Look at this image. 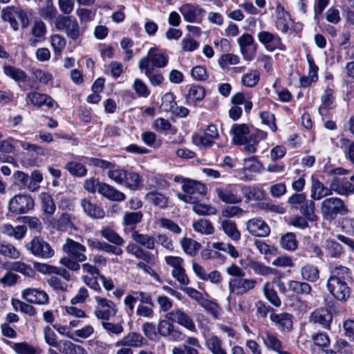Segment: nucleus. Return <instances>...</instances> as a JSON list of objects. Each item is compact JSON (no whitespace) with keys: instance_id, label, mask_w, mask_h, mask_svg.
<instances>
[{"instance_id":"nucleus-1","label":"nucleus","mask_w":354,"mask_h":354,"mask_svg":"<svg viewBox=\"0 0 354 354\" xmlns=\"http://www.w3.org/2000/svg\"><path fill=\"white\" fill-rule=\"evenodd\" d=\"M62 250L67 256L60 259L59 263L70 270L78 271L81 267L79 263L86 260V256L84 254L86 247L71 239H67L62 245Z\"/></svg>"},{"instance_id":"nucleus-2","label":"nucleus","mask_w":354,"mask_h":354,"mask_svg":"<svg viewBox=\"0 0 354 354\" xmlns=\"http://www.w3.org/2000/svg\"><path fill=\"white\" fill-rule=\"evenodd\" d=\"M322 215L326 221H332L337 215L344 216L349 212L344 201L338 197H330L322 201L320 205Z\"/></svg>"},{"instance_id":"nucleus-3","label":"nucleus","mask_w":354,"mask_h":354,"mask_svg":"<svg viewBox=\"0 0 354 354\" xmlns=\"http://www.w3.org/2000/svg\"><path fill=\"white\" fill-rule=\"evenodd\" d=\"M182 189L184 194L178 193V198L186 203H195L198 196H203L207 192V187L203 183L189 179L186 184L183 185Z\"/></svg>"},{"instance_id":"nucleus-4","label":"nucleus","mask_w":354,"mask_h":354,"mask_svg":"<svg viewBox=\"0 0 354 354\" xmlns=\"http://www.w3.org/2000/svg\"><path fill=\"white\" fill-rule=\"evenodd\" d=\"M55 26L57 30L64 31L68 37L74 41L82 34L76 19L70 16L59 15L56 17Z\"/></svg>"},{"instance_id":"nucleus-5","label":"nucleus","mask_w":354,"mask_h":354,"mask_svg":"<svg viewBox=\"0 0 354 354\" xmlns=\"http://www.w3.org/2000/svg\"><path fill=\"white\" fill-rule=\"evenodd\" d=\"M26 248L35 257L49 259L54 256L55 251L50 245L41 236H35L26 245Z\"/></svg>"},{"instance_id":"nucleus-6","label":"nucleus","mask_w":354,"mask_h":354,"mask_svg":"<svg viewBox=\"0 0 354 354\" xmlns=\"http://www.w3.org/2000/svg\"><path fill=\"white\" fill-rule=\"evenodd\" d=\"M94 299L97 304L94 315L97 319L108 321L116 315L118 308L114 302L100 296H95Z\"/></svg>"},{"instance_id":"nucleus-7","label":"nucleus","mask_w":354,"mask_h":354,"mask_svg":"<svg viewBox=\"0 0 354 354\" xmlns=\"http://www.w3.org/2000/svg\"><path fill=\"white\" fill-rule=\"evenodd\" d=\"M147 61L148 67L150 69L154 68H164L169 61V56L165 53L156 48H150L147 56L142 57L138 62V68H140L142 62Z\"/></svg>"},{"instance_id":"nucleus-8","label":"nucleus","mask_w":354,"mask_h":354,"mask_svg":"<svg viewBox=\"0 0 354 354\" xmlns=\"http://www.w3.org/2000/svg\"><path fill=\"white\" fill-rule=\"evenodd\" d=\"M326 288L331 295L339 301L345 302L351 296V289L345 281L328 279Z\"/></svg>"},{"instance_id":"nucleus-9","label":"nucleus","mask_w":354,"mask_h":354,"mask_svg":"<svg viewBox=\"0 0 354 354\" xmlns=\"http://www.w3.org/2000/svg\"><path fill=\"white\" fill-rule=\"evenodd\" d=\"M33 207V199L30 196L24 194L15 196L8 203L9 211L15 214H26Z\"/></svg>"},{"instance_id":"nucleus-10","label":"nucleus","mask_w":354,"mask_h":354,"mask_svg":"<svg viewBox=\"0 0 354 354\" xmlns=\"http://www.w3.org/2000/svg\"><path fill=\"white\" fill-rule=\"evenodd\" d=\"M165 319L178 324L191 332L196 331V326L193 319L182 308L173 309L165 315Z\"/></svg>"},{"instance_id":"nucleus-11","label":"nucleus","mask_w":354,"mask_h":354,"mask_svg":"<svg viewBox=\"0 0 354 354\" xmlns=\"http://www.w3.org/2000/svg\"><path fill=\"white\" fill-rule=\"evenodd\" d=\"M257 38L259 42L269 52H273L275 50L285 51L286 49L281 38L277 34L262 30L258 32Z\"/></svg>"},{"instance_id":"nucleus-12","label":"nucleus","mask_w":354,"mask_h":354,"mask_svg":"<svg viewBox=\"0 0 354 354\" xmlns=\"http://www.w3.org/2000/svg\"><path fill=\"white\" fill-rule=\"evenodd\" d=\"M257 284V281L254 279H248L244 277L232 278L228 282V289L231 294L242 295L253 290Z\"/></svg>"},{"instance_id":"nucleus-13","label":"nucleus","mask_w":354,"mask_h":354,"mask_svg":"<svg viewBox=\"0 0 354 354\" xmlns=\"http://www.w3.org/2000/svg\"><path fill=\"white\" fill-rule=\"evenodd\" d=\"M264 346L268 351L277 354H291L283 351V344L278 337V335L270 330H266L261 336Z\"/></svg>"},{"instance_id":"nucleus-14","label":"nucleus","mask_w":354,"mask_h":354,"mask_svg":"<svg viewBox=\"0 0 354 354\" xmlns=\"http://www.w3.org/2000/svg\"><path fill=\"white\" fill-rule=\"evenodd\" d=\"M178 10L184 20L189 23H200L205 12V10L198 5L189 3L182 4Z\"/></svg>"},{"instance_id":"nucleus-15","label":"nucleus","mask_w":354,"mask_h":354,"mask_svg":"<svg viewBox=\"0 0 354 354\" xmlns=\"http://www.w3.org/2000/svg\"><path fill=\"white\" fill-rule=\"evenodd\" d=\"M333 321V314L327 308H319L313 310L309 316V322L313 324H318L322 328L327 330L330 329V324Z\"/></svg>"},{"instance_id":"nucleus-16","label":"nucleus","mask_w":354,"mask_h":354,"mask_svg":"<svg viewBox=\"0 0 354 354\" xmlns=\"http://www.w3.org/2000/svg\"><path fill=\"white\" fill-rule=\"evenodd\" d=\"M293 316L286 312L274 313L270 315V319L273 325L281 333H289L292 330Z\"/></svg>"},{"instance_id":"nucleus-17","label":"nucleus","mask_w":354,"mask_h":354,"mask_svg":"<svg viewBox=\"0 0 354 354\" xmlns=\"http://www.w3.org/2000/svg\"><path fill=\"white\" fill-rule=\"evenodd\" d=\"M246 230L252 236L266 237L270 233V228L261 218L255 217L249 219L246 223Z\"/></svg>"},{"instance_id":"nucleus-18","label":"nucleus","mask_w":354,"mask_h":354,"mask_svg":"<svg viewBox=\"0 0 354 354\" xmlns=\"http://www.w3.org/2000/svg\"><path fill=\"white\" fill-rule=\"evenodd\" d=\"M147 344V340L139 333L129 332L122 338L118 340L115 344V347L120 346H127L129 348H141Z\"/></svg>"},{"instance_id":"nucleus-19","label":"nucleus","mask_w":354,"mask_h":354,"mask_svg":"<svg viewBox=\"0 0 354 354\" xmlns=\"http://www.w3.org/2000/svg\"><path fill=\"white\" fill-rule=\"evenodd\" d=\"M232 141L236 145H243L245 151L254 153L259 138L257 134H234Z\"/></svg>"},{"instance_id":"nucleus-20","label":"nucleus","mask_w":354,"mask_h":354,"mask_svg":"<svg viewBox=\"0 0 354 354\" xmlns=\"http://www.w3.org/2000/svg\"><path fill=\"white\" fill-rule=\"evenodd\" d=\"M22 298L28 303L44 305L48 303V294L36 288H26L22 291Z\"/></svg>"},{"instance_id":"nucleus-21","label":"nucleus","mask_w":354,"mask_h":354,"mask_svg":"<svg viewBox=\"0 0 354 354\" xmlns=\"http://www.w3.org/2000/svg\"><path fill=\"white\" fill-rule=\"evenodd\" d=\"M216 193L218 198L225 203L236 204L242 201L241 197L237 195L234 185H230L226 187L216 188Z\"/></svg>"},{"instance_id":"nucleus-22","label":"nucleus","mask_w":354,"mask_h":354,"mask_svg":"<svg viewBox=\"0 0 354 354\" xmlns=\"http://www.w3.org/2000/svg\"><path fill=\"white\" fill-rule=\"evenodd\" d=\"M292 20L290 14L286 12L284 8L278 5L276 8L275 25L277 28L283 33H286L292 25Z\"/></svg>"},{"instance_id":"nucleus-23","label":"nucleus","mask_w":354,"mask_h":354,"mask_svg":"<svg viewBox=\"0 0 354 354\" xmlns=\"http://www.w3.org/2000/svg\"><path fill=\"white\" fill-rule=\"evenodd\" d=\"M26 100L31 104L37 107H41L45 105L48 108H53L55 104V100L50 96L37 91L28 93L26 94Z\"/></svg>"},{"instance_id":"nucleus-24","label":"nucleus","mask_w":354,"mask_h":354,"mask_svg":"<svg viewBox=\"0 0 354 354\" xmlns=\"http://www.w3.org/2000/svg\"><path fill=\"white\" fill-rule=\"evenodd\" d=\"M80 205L84 212L93 218H102L104 216V212L91 198H84L80 201Z\"/></svg>"},{"instance_id":"nucleus-25","label":"nucleus","mask_w":354,"mask_h":354,"mask_svg":"<svg viewBox=\"0 0 354 354\" xmlns=\"http://www.w3.org/2000/svg\"><path fill=\"white\" fill-rule=\"evenodd\" d=\"M27 232L26 225H17L13 227L10 223H4L0 225V233L9 236L14 237L17 240L22 239Z\"/></svg>"},{"instance_id":"nucleus-26","label":"nucleus","mask_w":354,"mask_h":354,"mask_svg":"<svg viewBox=\"0 0 354 354\" xmlns=\"http://www.w3.org/2000/svg\"><path fill=\"white\" fill-rule=\"evenodd\" d=\"M98 192L106 198L113 201H123L126 198L124 193L106 183L99 185Z\"/></svg>"},{"instance_id":"nucleus-27","label":"nucleus","mask_w":354,"mask_h":354,"mask_svg":"<svg viewBox=\"0 0 354 354\" xmlns=\"http://www.w3.org/2000/svg\"><path fill=\"white\" fill-rule=\"evenodd\" d=\"M331 195L333 192L340 196H349L351 194L348 180L345 178H334L330 182Z\"/></svg>"},{"instance_id":"nucleus-28","label":"nucleus","mask_w":354,"mask_h":354,"mask_svg":"<svg viewBox=\"0 0 354 354\" xmlns=\"http://www.w3.org/2000/svg\"><path fill=\"white\" fill-rule=\"evenodd\" d=\"M330 275L328 279H337L341 281L349 280L351 279V272L347 267L339 265L337 263H332L329 266Z\"/></svg>"},{"instance_id":"nucleus-29","label":"nucleus","mask_w":354,"mask_h":354,"mask_svg":"<svg viewBox=\"0 0 354 354\" xmlns=\"http://www.w3.org/2000/svg\"><path fill=\"white\" fill-rule=\"evenodd\" d=\"M131 239L140 246L147 250H153L156 247V238L147 234H142L138 231H133Z\"/></svg>"},{"instance_id":"nucleus-30","label":"nucleus","mask_w":354,"mask_h":354,"mask_svg":"<svg viewBox=\"0 0 354 354\" xmlns=\"http://www.w3.org/2000/svg\"><path fill=\"white\" fill-rule=\"evenodd\" d=\"M330 195L331 192L330 187H326L319 180L312 178V185L310 189L311 198L315 201H318Z\"/></svg>"},{"instance_id":"nucleus-31","label":"nucleus","mask_w":354,"mask_h":354,"mask_svg":"<svg viewBox=\"0 0 354 354\" xmlns=\"http://www.w3.org/2000/svg\"><path fill=\"white\" fill-rule=\"evenodd\" d=\"M221 229L224 234L234 241L241 239V232L237 228L235 221L230 219H224L221 221Z\"/></svg>"},{"instance_id":"nucleus-32","label":"nucleus","mask_w":354,"mask_h":354,"mask_svg":"<svg viewBox=\"0 0 354 354\" xmlns=\"http://www.w3.org/2000/svg\"><path fill=\"white\" fill-rule=\"evenodd\" d=\"M325 250L327 255L333 259H339L344 254L342 245L332 239H328L325 241Z\"/></svg>"},{"instance_id":"nucleus-33","label":"nucleus","mask_w":354,"mask_h":354,"mask_svg":"<svg viewBox=\"0 0 354 354\" xmlns=\"http://www.w3.org/2000/svg\"><path fill=\"white\" fill-rule=\"evenodd\" d=\"M301 274L303 280L315 282L319 278L318 268L313 264L306 263L301 268Z\"/></svg>"},{"instance_id":"nucleus-34","label":"nucleus","mask_w":354,"mask_h":354,"mask_svg":"<svg viewBox=\"0 0 354 354\" xmlns=\"http://www.w3.org/2000/svg\"><path fill=\"white\" fill-rule=\"evenodd\" d=\"M263 292L266 299L269 301L272 306L278 308L281 305V301L270 282L267 281L264 283Z\"/></svg>"},{"instance_id":"nucleus-35","label":"nucleus","mask_w":354,"mask_h":354,"mask_svg":"<svg viewBox=\"0 0 354 354\" xmlns=\"http://www.w3.org/2000/svg\"><path fill=\"white\" fill-rule=\"evenodd\" d=\"M50 226L59 231H66L71 227L73 223L71 221V216L67 213L62 214L58 218H53L50 221Z\"/></svg>"},{"instance_id":"nucleus-36","label":"nucleus","mask_w":354,"mask_h":354,"mask_svg":"<svg viewBox=\"0 0 354 354\" xmlns=\"http://www.w3.org/2000/svg\"><path fill=\"white\" fill-rule=\"evenodd\" d=\"M281 247L287 251H295L298 247V241L293 232H287L283 234L280 239Z\"/></svg>"},{"instance_id":"nucleus-37","label":"nucleus","mask_w":354,"mask_h":354,"mask_svg":"<svg viewBox=\"0 0 354 354\" xmlns=\"http://www.w3.org/2000/svg\"><path fill=\"white\" fill-rule=\"evenodd\" d=\"M145 199L159 208H166L168 206V198L158 192H150L145 196Z\"/></svg>"},{"instance_id":"nucleus-38","label":"nucleus","mask_w":354,"mask_h":354,"mask_svg":"<svg viewBox=\"0 0 354 354\" xmlns=\"http://www.w3.org/2000/svg\"><path fill=\"white\" fill-rule=\"evenodd\" d=\"M62 354H87L86 349L69 340H62V346L58 350Z\"/></svg>"},{"instance_id":"nucleus-39","label":"nucleus","mask_w":354,"mask_h":354,"mask_svg":"<svg viewBox=\"0 0 354 354\" xmlns=\"http://www.w3.org/2000/svg\"><path fill=\"white\" fill-rule=\"evenodd\" d=\"M248 266L252 270L255 274L261 276H268L274 274L275 271L274 269L255 260H250Z\"/></svg>"},{"instance_id":"nucleus-40","label":"nucleus","mask_w":354,"mask_h":354,"mask_svg":"<svg viewBox=\"0 0 354 354\" xmlns=\"http://www.w3.org/2000/svg\"><path fill=\"white\" fill-rule=\"evenodd\" d=\"M142 66L139 68L141 71H145V75L148 78L150 84L153 86H157L160 85L163 80L164 77L160 73H153V69H150L148 67L147 61L142 62Z\"/></svg>"},{"instance_id":"nucleus-41","label":"nucleus","mask_w":354,"mask_h":354,"mask_svg":"<svg viewBox=\"0 0 354 354\" xmlns=\"http://www.w3.org/2000/svg\"><path fill=\"white\" fill-rule=\"evenodd\" d=\"M125 176L122 185L131 190L138 189L142 181L141 176L136 172L128 171H126Z\"/></svg>"},{"instance_id":"nucleus-42","label":"nucleus","mask_w":354,"mask_h":354,"mask_svg":"<svg viewBox=\"0 0 354 354\" xmlns=\"http://www.w3.org/2000/svg\"><path fill=\"white\" fill-rule=\"evenodd\" d=\"M44 3L40 9L41 16L46 20H52L56 17L57 10L52 0H40Z\"/></svg>"},{"instance_id":"nucleus-43","label":"nucleus","mask_w":354,"mask_h":354,"mask_svg":"<svg viewBox=\"0 0 354 354\" xmlns=\"http://www.w3.org/2000/svg\"><path fill=\"white\" fill-rule=\"evenodd\" d=\"M64 169L67 170L71 175L78 178L85 176L87 173V169L85 166L81 162L76 161L68 162L65 165Z\"/></svg>"},{"instance_id":"nucleus-44","label":"nucleus","mask_w":354,"mask_h":354,"mask_svg":"<svg viewBox=\"0 0 354 354\" xmlns=\"http://www.w3.org/2000/svg\"><path fill=\"white\" fill-rule=\"evenodd\" d=\"M100 233L101 236L106 239L109 242L115 244V245L121 246L124 243L123 238L110 227H105L102 228Z\"/></svg>"},{"instance_id":"nucleus-45","label":"nucleus","mask_w":354,"mask_h":354,"mask_svg":"<svg viewBox=\"0 0 354 354\" xmlns=\"http://www.w3.org/2000/svg\"><path fill=\"white\" fill-rule=\"evenodd\" d=\"M193 228L194 231L202 234L209 235L214 232V227L212 223L205 218H201L193 223Z\"/></svg>"},{"instance_id":"nucleus-46","label":"nucleus","mask_w":354,"mask_h":354,"mask_svg":"<svg viewBox=\"0 0 354 354\" xmlns=\"http://www.w3.org/2000/svg\"><path fill=\"white\" fill-rule=\"evenodd\" d=\"M180 243L183 251L191 257L195 256L197 251L201 248V244L199 243L190 238L182 239Z\"/></svg>"},{"instance_id":"nucleus-47","label":"nucleus","mask_w":354,"mask_h":354,"mask_svg":"<svg viewBox=\"0 0 354 354\" xmlns=\"http://www.w3.org/2000/svg\"><path fill=\"white\" fill-rule=\"evenodd\" d=\"M218 134H193L194 144L199 147H210L214 139H217Z\"/></svg>"},{"instance_id":"nucleus-48","label":"nucleus","mask_w":354,"mask_h":354,"mask_svg":"<svg viewBox=\"0 0 354 354\" xmlns=\"http://www.w3.org/2000/svg\"><path fill=\"white\" fill-rule=\"evenodd\" d=\"M300 212L310 221H315L318 217L315 214V204L312 200H306L299 207Z\"/></svg>"},{"instance_id":"nucleus-49","label":"nucleus","mask_w":354,"mask_h":354,"mask_svg":"<svg viewBox=\"0 0 354 354\" xmlns=\"http://www.w3.org/2000/svg\"><path fill=\"white\" fill-rule=\"evenodd\" d=\"M3 72L7 76L17 82H25L27 77L24 71L10 65L3 66Z\"/></svg>"},{"instance_id":"nucleus-50","label":"nucleus","mask_w":354,"mask_h":354,"mask_svg":"<svg viewBox=\"0 0 354 354\" xmlns=\"http://www.w3.org/2000/svg\"><path fill=\"white\" fill-rule=\"evenodd\" d=\"M0 254L12 259H17L20 257L19 251L12 244L2 241H0Z\"/></svg>"},{"instance_id":"nucleus-51","label":"nucleus","mask_w":354,"mask_h":354,"mask_svg":"<svg viewBox=\"0 0 354 354\" xmlns=\"http://www.w3.org/2000/svg\"><path fill=\"white\" fill-rule=\"evenodd\" d=\"M42 209L45 214L53 215L55 210L56 206L52 196L46 192L40 195Z\"/></svg>"},{"instance_id":"nucleus-52","label":"nucleus","mask_w":354,"mask_h":354,"mask_svg":"<svg viewBox=\"0 0 354 354\" xmlns=\"http://www.w3.org/2000/svg\"><path fill=\"white\" fill-rule=\"evenodd\" d=\"M143 218V214L141 211L126 212L124 214L122 223L125 226L136 225L140 223Z\"/></svg>"},{"instance_id":"nucleus-53","label":"nucleus","mask_w":354,"mask_h":354,"mask_svg":"<svg viewBox=\"0 0 354 354\" xmlns=\"http://www.w3.org/2000/svg\"><path fill=\"white\" fill-rule=\"evenodd\" d=\"M205 345L212 354H214L224 348L221 339L216 335H211L206 337L205 339Z\"/></svg>"},{"instance_id":"nucleus-54","label":"nucleus","mask_w":354,"mask_h":354,"mask_svg":"<svg viewBox=\"0 0 354 354\" xmlns=\"http://www.w3.org/2000/svg\"><path fill=\"white\" fill-rule=\"evenodd\" d=\"M288 286L296 294L309 295L312 291L311 286L307 282L290 281Z\"/></svg>"},{"instance_id":"nucleus-55","label":"nucleus","mask_w":354,"mask_h":354,"mask_svg":"<svg viewBox=\"0 0 354 354\" xmlns=\"http://www.w3.org/2000/svg\"><path fill=\"white\" fill-rule=\"evenodd\" d=\"M44 337L46 344L56 348L57 350L62 346V340L57 341L56 334L49 326L44 327Z\"/></svg>"},{"instance_id":"nucleus-56","label":"nucleus","mask_w":354,"mask_h":354,"mask_svg":"<svg viewBox=\"0 0 354 354\" xmlns=\"http://www.w3.org/2000/svg\"><path fill=\"white\" fill-rule=\"evenodd\" d=\"M9 344L17 354H35L36 353L35 347L27 342H10Z\"/></svg>"},{"instance_id":"nucleus-57","label":"nucleus","mask_w":354,"mask_h":354,"mask_svg":"<svg viewBox=\"0 0 354 354\" xmlns=\"http://www.w3.org/2000/svg\"><path fill=\"white\" fill-rule=\"evenodd\" d=\"M205 95V88L200 85H192L187 94V99L192 102L201 101Z\"/></svg>"},{"instance_id":"nucleus-58","label":"nucleus","mask_w":354,"mask_h":354,"mask_svg":"<svg viewBox=\"0 0 354 354\" xmlns=\"http://www.w3.org/2000/svg\"><path fill=\"white\" fill-rule=\"evenodd\" d=\"M193 204V210L199 215H215L217 213V209L209 205L201 203L198 200Z\"/></svg>"},{"instance_id":"nucleus-59","label":"nucleus","mask_w":354,"mask_h":354,"mask_svg":"<svg viewBox=\"0 0 354 354\" xmlns=\"http://www.w3.org/2000/svg\"><path fill=\"white\" fill-rule=\"evenodd\" d=\"M311 339L314 344L318 347L322 348V349L327 348L330 343V340L328 334L324 332H318L313 334Z\"/></svg>"},{"instance_id":"nucleus-60","label":"nucleus","mask_w":354,"mask_h":354,"mask_svg":"<svg viewBox=\"0 0 354 354\" xmlns=\"http://www.w3.org/2000/svg\"><path fill=\"white\" fill-rule=\"evenodd\" d=\"M10 268L13 271L20 272L28 277H33L35 274V270L30 266L21 261L13 262Z\"/></svg>"},{"instance_id":"nucleus-61","label":"nucleus","mask_w":354,"mask_h":354,"mask_svg":"<svg viewBox=\"0 0 354 354\" xmlns=\"http://www.w3.org/2000/svg\"><path fill=\"white\" fill-rule=\"evenodd\" d=\"M102 326L109 335L118 336L124 331V327L120 323L114 324L104 320L102 322Z\"/></svg>"},{"instance_id":"nucleus-62","label":"nucleus","mask_w":354,"mask_h":354,"mask_svg":"<svg viewBox=\"0 0 354 354\" xmlns=\"http://www.w3.org/2000/svg\"><path fill=\"white\" fill-rule=\"evenodd\" d=\"M243 171H249L254 173H259L261 169V165L255 156H252L243 160Z\"/></svg>"},{"instance_id":"nucleus-63","label":"nucleus","mask_w":354,"mask_h":354,"mask_svg":"<svg viewBox=\"0 0 354 354\" xmlns=\"http://www.w3.org/2000/svg\"><path fill=\"white\" fill-rule=\"evenodd\" d=\"M66 45V39L64 37L55 34L51 37V46L55 53L60 54Z\"/></svg>"},{"instance_id":"nucleus-64","label":"nucleus","mask_w":354,"mask_h":354,"mask_svg":"<svg viewBox=\"0 0 354 354\" xmlns=\"http://www.w3.org/2000/svg\"><path fill=\"white\" fill-rule=\"evenodd\" d=\"M15 184L19 187L20 189H28L30 178L29 176L21 171H17L13 174Z\"/></svg>"}]
</instances>
